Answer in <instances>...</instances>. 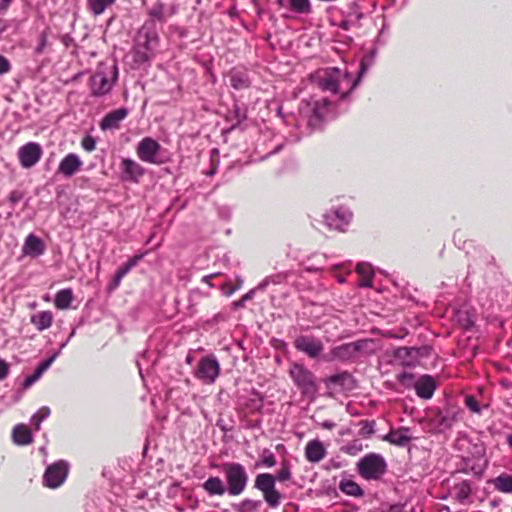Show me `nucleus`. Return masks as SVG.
Wrapping results in <instances>:
<instances>
[{
    "label": "nucleus",
    "mask_w": 512,
    "mask_h": 512,
    "mask_svg": "<svg viewBox=\"0 0 512 512\" xmlns=\"http://www.w3.org/2000/svg\"><path fill=\"white\" fill-rule=\"evenodd\" d=\"M461 413V409L453 405L431 407L425 411V416L420 423L424 424L431 433H444L459 421Z\"/></svg>",
    "instance_id": "1"
},
{
    "label": "nucleus",
    "mask_w": 512,
    "mask_h": 512,
    "mask_svg": "<svg viewBox=\"0 0 512 512\" xmlns=\"http://www.w3.org/2000/svg\"><path fill=\"white\" fill-rule=\"evenodd\" d=\"M118 77L116 65L108 66L100 63L89 79L91 95L101 97L107 95L113 88Z\"/></svg>",
    "instance_id": "2"
},
{
    "label": "nucleus",
    "mask_w": 512,
    "mask_h": 512,
    "mask_svg": "<svg viewBox=\"0 0 512 512\" xmlns=\"http://www.w3.org/2000/svg\"><path fill=\"white\" fill-rule=\"evenodd\" d=\"M158 44L159 37L154 30L141 29L135 38V44L132 50L133 61L137 65H142L150 61Z\"/></svg>",
    "instance_id": "3"
},
{
    "label": "nucleus",
    "mask_w": 512,
    "mask_h": 512,
    "mask_svg": "<svg viewBox=\"0 0 512 512\" xmlns=\"http://www.w3.org/2000/svg\"><path fill=\"white\" fill-rule=\"evenodd\" d=\"M221 470L225 476L227 492L230 496L242 494L249 481V476L244 465L239 462H224Z\"/></svg>",
    "instance_id": "4"
},
{
    "label": "nucleus",
    "mask_w": 512,
    "mask_h": 512,
    "mask_svg": "<svg viewBox=\"0 0 512 512\" xmlns=\"http://www.w3.org/2000/svg\"><path fill=\"white\" fill-rule=\"evenodd\" d=\"M387 467L385 458L374 452L364 455L356 464L358 474L368 481L381 479L386 474Z\"/></svg>",
    "instance_id": "5"
},
{
    "label": "nucleus",
    "mask_w": 512,
    "mask_h": 512,
    "mask_svg": "<svg viewBox=\"0 0 512 512\" xmlns=\"http://www.w3.org/2000/svg\"><path fill=\"white\" fill-rule=\"evenodd\" d=\"M254 488L262 493L263 499L270 508H277L281 504L282 495L276 488V478L273 474H258L254 480Z\"/></svg>",
    "instance_id": "6"
},
{
    "label": "nucleus",
    "mask_w": 512,
    "mask_h": 512,
    "mask_svg": "<svg viewBox=\"0 0 512 512\" xmlns=\"http://www.w3.org/2000/svg\"><path fill=\"white\" fill-rule=\"evenodd\" d=\"M374 341L371 339H361L355 342L344 343L336 346L331 350V354L334 358L341 361H348L358 354H371L374 352Z\"/></svg>",
    "instance_id": "7"
},
{
    "label": "nucleus",
    "mask_w": 512,
    "mask_h": 512,
    "mask_svg": "<svg viewBox=\"0 0 512 512\" xmlns=\"http://www.w3.org/2000/svg\"><path fill=\"white\" fill-rule=\"evenodd\" d=\"M344 80H350L347 72H342L337 67H328L318 74L316 83L322 91L336 94Z\"/></svg>",
    "instance_id": "8"
},
{
    "label": "nucleus",
    "mask_w": 512,
    "mask_h": 512,
    "mask_svg": "<svg viewBox=\"0 0 512 512\" xmlns=\"http://www.w3.org/2000/svg\"><path fill=\"white\" fill-rule=\"evenodd\" d=\"M289 375L303 395L310 396L316 393L317 385L315 376L303 365L293 364L289 370Z\"/></svg>",
    "instance_id": "9"
},
{
    "label": "nucleus",
    "mask_w": 512,
    "mask_h": 512,
    "mask_svg": "<svg viewBox=\"0 0 512 512\" xmlns=\"http://www.w3.org/2000/svg\"><path fill=\"white\" fill-rule=\"evenodd\" d=\"M221 367L214 355L202 357L194 371V376L204 384L211 385L219 377Z\"/></svg>",
    "instance_id": "10"
},
{
    "label": "nucleus",
    "mask_w": 512,
    "mask_h": 512,
    "mask_svg": "<svg viewBox=\"0 0 512 512\" xmlns=\"http://www.w3.org/2000/svg\"><path fill=\"white\" fill-rule=\"evenodd\" d=\"M43 149L37 142H28L17 151V157L22 168L30 169L34 167L42 158Z\"/></svg>",
    "instance_id": "11"
},
{
    "label": "nucleus",
    "mask_w": 512,
    "mask_h": 512,
    "mask_svg": "<svg viewBox=\"0 0 512 512\" xmlns=\"http://www.w3.org/2000/svg\"><path fill=\"white\" fill-rule=\"evenodd\" d=\"M161 150V145L151 137H144L139 141L136 147L137 157L148 164H160L158 155Z\"/></svg>",
    "instance_id": "12"
},
{
    "label": "nucleus",
    "mask_w": 512,
    "mask_h": 512,
    "mask_svg": "<svg viewBox=\"0 0 512 512\" xmlns=\"http://www.w3.org/2000/svg\"><path fill=\"white\" fill-rule=\"evenodd\" d=\"M68 474V466L64 461H58L47 467L43 475V484L51 489L61 486Z\"/></svg>",
    "instance_id": "13"
},
{
    "label": "nucleus",
    "mask_w": 512,
    "mask_h": 512,
    "mask_svg": "<svg viewBox=\"0 0 512 512\" xmlns=\"http://www.w3.org/2000/svg\"><path fill=\"white\" fill-rule=\"evenodd\" d=\"M120 180L123 182L139 183L145 175V168L131 158H122L120 165Z\"/></svg>",
    "instance_id": "14"
},
{
    "label": "nucleus",
    "mask_w": 512,
    "mask_h": 512,
    "mask_svg": "<svg viewBox=\"0 0 512 512\" xmlns=\"http://www.w3.org/2000/svg\"><path fill=\"white\" fill-rule=\"evenodd\" d=\"M323 218L330 230L343 231L344 226L352 219V213L345 207H338L324 214Z\"/></svg>",
    "instance_id": "15"
},
{
    "label": "nucleus",
    "mask_w": 512,
    "mask_h": 512,
    "mask_svg": "<svg viewBox=\"0 0 512 512\" xmlns=\"http://www.w3.org/2000/svg\"><path fill=\"white\" fill-rule=\"evenodd\" d=\"M294 347L311 358H316L324 349L322 342L313 336H298Z\"/></svg>",
    "instance_id": "16"
},
{
    "label": "nucleus",
    "mask_w": 512,
    "mask_h": 512,
    "mask_svg": "<svg viewBox=\"0 0 512 512\" xmlns=\"http://www.w3.org/2000/svg\"><path fill=\"white\" fill-rule=\"evenodd\" d=\"M83 161L75 153H68L59 162L57 173L63 175L66 178L74 176L78 171L81 170Z\"/></svg>",
    "instance_id": "17"
},
{
    "label": "nucleus",
    "mask_w": 512,
    "mask_h": 512,
    "mask_svg": "<svg viewBox=\"0 0 512 512\" xmlns=\"http://www.w3.org/2000/svg\"><path fill=\"white\" fill-rule=\"evenodd\" d=\"M127 115L128 110L126 108L113 110L101 119L99 127L103 131L119 129L121 121H123Z\"/></svg>",
    "instance_id": "18"
},
{
    "label": "nucleus",
    "mask_w": 512,
    "mask_h": 512,
    "mask_svg": "<svg viewBox=\"0 0 512 512\" xmlns=\"http://www.w3.org/2000/svg\"><path fill=\"white\" fill-rule=\"evenodd\" d=\"M415 392L422 399H430L436 390V382L430 375H422L414 383Z\"/></svg>",
    "instance_id": "19"
},
{
    "label": "nucleus",
    "mask_w": 512,
    "mask_h": 512,
    "mask_svg": "<svg viewBox=\"0 0 512 512\" xmlns=\"http://www.w3.org/2000/svg\"><path fill=\"white\" fill-rule=\"evenodd\" d=\"M327 455V451L323 443L318 439L307 442L305 446V457L310 463H318Z\"/></svg>",
    "instance_id": "20"
},
{
    "label": "nucleus",
    "mask_w": 512,
    "mask_h": 512,
    "mask_svg": "<svg viewBox=\"0 0 512 512\" xmlns=\"http://www.w3.org/2000/svg\"><path fill=\"white\" fill-rule=\"evenodd\" d=\"M22 252L24 255L31 257H38L45 252V244L41 238L34 234H29L24 241L22 246Z\"/></svg>",
    "instance_id": "21"
},
{
    "label": "nucleus",
    "mask_w": 512,
    "mask_h": 512,
    "mask_svg": "<svg viewBox=\"0 0 512 512\" xmlns=\"http://www.w3.org/2000/svg\"><path fill=\"white\" fill-rule=\"evenodd\" d=\"M409 432V427H400L398 429H392L384 437V440L396 446H405L412 439V437L409 435Z\"/></svg>",
    "instance_id": "22"
},
{
    "label": "nucleus",
    "mask_w": 512,
    "mask_h": 512,
    "mask_svg": "<svg viewBox=\"0 0 512 512\" xmlns=\"http://www.w3.org/2000/svg\"><path fill=\"white\" fill-rule=\"evenodd\" d=\"M12 439L15 444L26 446L33 442L31 430L25 424H17L12 430Z\"/></svg>",
    "instance_id": "23"
},
{
    "label": "nucleus",
    "mask_w": 512,
    "mask_h": 512,
    "mask_svg": "<svg viewBox=\"0 0 512 512\" xmlns=\"http://www.w3.org/2000/svg\"><path fill=\"white\" fill-rule=\"evenodd\" d=\"M202 488L210 495V496H223L227 487H225L224 482L218 476H210L203 484Z\"/></svg>",
    "instance_id": "24"
},
{
    "label": "nucleus",
    "mask_w": 512,
    "mask_h": 512,
    "mask_svg": "<svg viewBox=\"0 0 512 512\" xmlns=\"http://www.w3.org/2000/svg\"><path fill=\"white\" fill-rule=\"evenodd\" d=\"M30 321L41 332L52 326L53 314L51 311H39L31 316Z\"/></svg>",
    "instance_id": "25"
},
{
    "label": "nucleus",
    "mask_w": 512,
    "mask_h": 512,
    "mask_svg": "<svg viewBox=\"0 0 512 512\" xmlns=\"http://www.w3.org/2000/svg\"><path fill=\"white\" fill-rule=\"evenodd\" d=\"M356 272L359 275V286L371 287L373 283L374 272L372 266L366 262L358 263Z\"/></svg>",
    "instance_id": "26"
},
{
    "label": "nucleus",
    "mask_w": 512,
    "mask_h": 512,
    "mask_svg": "<svg viewBox=\"0 0 512 512\" xmlns=\"http://www.w3.org/2000/svg\"><path fill=\"white\" fill-rule=\"evenodd\" d=\"M115 2L116 0H86V7L93 16L97 17L112 7Z\"/></svg>",
    "instance_id": "27"
},
{
    "label": "nucleus",
    "mask_w": 512,
    "mask_h": 512,
    "mask_svg": "<svg viewBox=\"0 0 512 512\" xmlns=\"http://www.w3.org/2000/svg\"><path fill=\"white\" fill-rule=\"evenodd\" d=\"M52 362H53V358H48V359L44 360L43 362H41L36 367L34 372L25 378V380L23 382V387L25 389H27L30 386H32L36 381H38L41 378V376L43 375V373L50 367Z\"/></svg>",
    "instance_id": "28"
},
{
    "label": "nucleus",
    "mask_w": 512,
    "mask_h": 512,
    "mask_svg": "<svg viewBox=\"0 0 512 512\" xmlns=\"http://www.w3.org/2000/svg\"><path fill=\"white\" fill-rule=\"evenodd\" d=\"M73 301V291L72 289H62L59 290L54 299V305L56 308L60 310L68 309Z\"/></svg>",
    "instance_id": "29"
},
{
    "label": "nucleus",
    "mask_w": 512,
    "mask_h": 512,
    "mask_svg": "<svg viewBox=\"0 0 512 512\" xmlns=\"http://www.w3.org/2000/svg\"><path fill=\"white\" fill-rule=\"evenodd\" d=\"M339 489L344 494L353 496V497L359 498L364 495L363 489L359 486V484H357L355 481H352V480H342L339 483Z\"/></svg>",
    "instance_id": "30"
},
{
    "label": "nucleus",
    "mask_w": 512,
    "mask_h": 512,
    "mask_svg": "<svg viewBox=\"0 0 512 512\" xmlns=\"http://www.w3.org/2000/svg\"><path fill=\"white\" fill-rule=\"evenodd\" d=\"M494 487L497 491L502 493H512V475L500 474L493 481Z\"/></svg>",
    "instance_id": "31"
},
{
    "label": "nucleus",
    "mask_w": 512,
    "mask_h": 512,
    "mask_svg": "<svg viewBox=\"0 0 512 512\" xmlns=\"http://www.w3.org/2000/svg\"><path fill=\"white\" fill-rule=\"evenodd\" d=\"M261 505V501L245 498L238 504H234L233 508L236 512H257Z\"/></svg>",
    "instance_id": "32"
},
{
    "label": "nucleus",
    "mask_w": 512,
    "mask_h": 512,
    "mask_svg": "<svg viewBox=\"0 0 512 512\" xmlns=\"http://www.w3.org/2000/svg\"><path fill=\"white\" fill-rule=\"evenodd\" d=\"M465 406L475 414H480L483 408H488V403L480 402L475 395H465L464 397Z\"/></svg>",
    "instance_id": "33"
},
{
    "label": "nucleus",
    "mask_w": 512,
    "mask_h": 512,
    "mask_svg": "<svg viewBox=\"0 0 512 512\" xmlns=\"http://www.w3.org/2000/svg\"><path fill=\"white\" fill-rule=\"evenodd\" d=\"M288 7L291 11L299 14H309L311 12L310 0H288Z\"/></svg>",
    "instance_id": "34"
},
{
    "label": "nucleus",
    "mask_w": 512,
    "mask_h": 512,
    "mask_svg": "<svg viewBox=\"0 0 512 512\" xmlns=\"http://www.w3.org/2000/svg\"><path fill=\"white\" fill-rule=\"evenodd\" d=\"M276 457L269 449H264L259 457V460L255 463V467H266L272 468L276 465Z\"/></svg>",
    "instance_id": "35"
},
{
    "label": "nucleus",
    "mask_w": 512,
    "mask_h": 512,
    "mask_svg": "<svg viewBox=\"0 0 512 512\" xmlns=\"http://www.w3.org/2000/svg\"><path fill=\"white\" fill-rule=\"evenodd\" d=\"M142 258L141 255H135L133 256L132 258H130L125 264H123L122 266H120L115 274L116 275H119L120 277L124 278L128 272L137 265V263L139 262V260Z\"/></svg>",
    "instance_id": "36"
},
{
    "label": "nucleus",
    "mask_w": 512,
    "mask_h": 512,
    "mask_svg": "<svg viewBox=\"0 0 512 512\" xmlns=\"http://www.w3.org/2000/svg\"><path fill=\"white\" fill-rule=\"evenodd\" d=\"M274 477L276 478V481L279 482H285L291 479L292 472L288 461L283 460L281 462V468L278 470L277 474L274 475Z\"/></svg>",
    "instance_id": "37"
},
{
    "label": "nucleus",
    "mask_w": 512,
    "mask_h": 512,
    "mask_svg": "<svg viewBox=\"0 0 512 512\" xmlns=\"http://www.w3.org/2000/svg\"><path fill=\"white\" fill-rule=\"evenodd\" d=\"M51 413V410L47 406L41 407L35 415L32 417V422L35 426L36 430L40 429V424L43 420H45L47 417H49Z\"/></svg>",
    "instance_id": "38"
},
{
    "label": "nucleus",
    "mask_w": 512,
    "mask_h": 512,
    "mask_svg": "<svg viewBox=\"0 0 512 512\" xmlns=\"http://www.w3.org/2000/svg\"><path fill=\"white\" fill-rule=\"evenodd\" d=\"M81 146L85 151L92 152L96 149V141L91 135H87L81 140Z\"/></svg>",
    "instance_id": "39"
},
{
    "label": "nucleus",
    "mask_w": 512,
    "mask_h": 512,
    "mask_svg": "<svg viewBox=\"0 0 512 512\" xmlns=\"http://www.w3.org/2000/svg\"><path fill=\"white\" fill-rule=\"evenodd\" d=\"M47 45H48L47 33L45 31H43L39 35V41H38V45L35 48V52L37 54H43L45 52Z\"/></svg>",
    "instance_id": "40"
},
{
    "label": "nucleus",
    "mask_w": 512,
    "mask_h": 512,
    "mask_svg": "<svg viewBox=\"0 0 512 512\" xmlns=\"http://www.w3.org/2000/svg\"><path fill=\"white\" fill-rule=\"evenodd\" d=\"M231 85L235 88V89H243V88H246L248 87V82L246 79H243L241 77H239L238 75L234 74L231 76Z\"/></svg>",
    "instance_id": "41"
},
{
    "label": "nucleus",
    "mask_w": 512,
    "mask_h": 512,
    "mask_svg": "<svg viewBox=\"0 0 512 512\" xmlns=\"http://www.w3.org/2000/svg\"><path fill=\"white\" fill-rule=\"evenodd\" d=\"M397 378H398V381H399L402 385H404V386H406V387H408V386H410V385H412V384H414V383H415V381H414V375H413V374H411V373H407V372L401 373V374H399V375H398V377H397Z\"/></svg>",
    "instance_id": "42"
},
{
    "label": "nucleus",
    "mask_w": 512,
    "mask_h": 512,
    "mask_svg": "<svg viewBox=\"0 0 512 512\" xmlns=\"http://www.w3.org/2000/svg\"><path fill=\"white\" fill-rule=\"evenodd\" d=\"M11 70L10 61L0 54V75L6 74Z\"/></svg>",
    "instance_id": "43"
},
{
    "label": "nucleus",
    "mask_w": 512,
    "mask_h": 512,
    "mask_svg": "<svg viewBox=\"0 0 512 512\" xmlns=\"http://www.w3.org/2000/svg\"><path fill=\"white\" fill-rule=\"evenodd\" d=\"M316 422L318 425H320L323 429H326V430H332L336 427V423L331 420L321 419V420H316Z\"/></svg>",
    "instance_id": "44"
},
{
    "label": "nucleus",
    "mask_w": 512,
    "mask_h": 512,
    "mask_svg": "<svg viewBox=\"0 0 512 512\" xmlns=\"http://www.w3.org/2000/svg\"><path fill=\"white\" fill-rule=\"evenodd\" d=\"M322 120V116L319 112V109L318 107L316 106L314 109H313V114L309 120V124L310 125H316L317 123H320Z\"/></svg>",
    "instance_id": "45"
},
{
    "label": "nucleus",
    "mask_w": 512,
    "mask_h": 512,
    "mask_svg": "<svg viewBox=\"0 0 512 512\" xmlns=\"http://www.w3.org/2000/svg\"><path fill=\"white\" fill-rule=\"evenodd\" d=\"M9 367L7 363L0 359V380H3L8 375Z\"/></svg>",
    "instance_id": "46"
},
{
    "label": "nucleus",
    "mask_w": 512,
    "mask_h": 512,
    "mask_svg": "<svg viewBox=\"0 0 512 512\" xmlns=\"http://www.w3.org/2000/svg\"><path fill=\"white\" fill-rule=\"evenodd\" d=\"M242 284L243 280L241 278H237L236 285L231 289L225 290L224 295L227 297L231 296L235 291H237L242 286Z\"/></svg>",
    "instance_id": "47"
},
{
    "label": "nucleus",
    "mask_w": 512,
    "mask_h": 512,
    "mask_svg": "<svg viewBox=\"0 0 512 512\" xmlns=\"http://www.w3.org/2000/svg\"><path fill=\"white\" fill-rule=\"evenodd\" d=\"M122 277H120L119 275H114L113 279L111 280V282L109 283V290H115L119 287L121 281H122Z\"/></svg>",
    "instance_id": "48"
},
{
    "label": "nucleus",
    "mask_w": 512,
    "mask_h": 512,
    "mask_svg": "<svg viewBox=\"0 0 512 512\" xmlns=\"http://www.w3.org/2000/svg\"><path fill=\"white\" fill-rule=\"evenodd\" d=\"M122 277H120L119 275H114L113 279L111 280V282L109 283V290H115L119 287L121 281H122Z\"/></svg>",
    "instance_id": "49"
},
{
    "label": "nucleus",
    "mask_w": 512,
    "mask_h": 512,
    "mask_svg": "<svg viewBox=\"0 0 512 512\" xmlns=\"http://www.w3.org/2000/svg\"><path fill=\"white\" fill-rule=\"evenodd\" d=\"M21 198H22V195L18 191H12L9 194V201L11 202L12 205H15L16 203H18L21 200Z\"/></svg>",
    "instance_id": "50"
},
{
    "label": "nucleus",
    "mask_w": 512,
    "mask_h": 512,
    "mask_svg": "<svg viewBox=\"0 0 512 512\" xmlns=\"http://www.w3.org/2000/svg\"><path fill=\"white\" fill-rule=\"evenodd\" d=\"M61 42L66 48H69L74 43V39L69 34H65L61 36Z\"/></svg>",
    "instance_id": "51"
},
{
    "label": "nucleus",
    "mask_w": 512,
    "mask_h": 512,
    "mask_svg": "<svg viewBox=\"0 0 512 512\" xmlns=\"http://www.w3.org/2000/svg\"><path fill=\"white\" fill-rule=\"evenodd\" d=\"M470 493V486L468 483L463 482L460 486V495L466 498Z\"/></svg>",
    "instance_id": "52"
},
{
    "label": "nucleus",
    "mask_w": 512,
    "mask_h": 512,
    "mask_svg": "<svg viewBox=\"0 0 512 512\" xmlns=\"http://www.w3.org/2000/svg\"><path fill=\"white\" fill-rule=\"evenodd\" d=\"M235 119L237 120L236 124L232 126V128H235L236 125L240 124L242 121L246 119V115L244 113H241L239 109L235 110Z\"/></svg>",
    "instance_id": "53"
},
{
    "label": "nucleus",
    "mask_w": 512,
    "mask_h": 512,
    "mask_svg": "<svg viewBox=\"0 0 512 512\" xmlns=\"http://www.w3.org/2000/svg\"><path fill=\"white\" fill-rule=\"evenodd\" d=\"M12 0H0V11H6Z\"/></svg>",
    "instance_id": "54"
},
{
    "label": "nucleus",
    "mask_w": 512,
    "mask_h": 512,
    "mask_svg": "<svg viewBox=\"0 0 512 512\" xmlns=\"http://www.w3.org/2000/svg\"><path fill=\"white\" fill-rule=\"evenodd\" d=\"M343 379V376L340 375V374H335V375H332L330 378H329V381L331 383H334V384H338L342 381Z\"/></svg>",
    "instance_id": "55"
},
{
    "label": "nucleus",
    "mask_w": 512,
    "mask_h": 512,
    "mask_svg": "<svg viewBox=\"0 0 512 512\" xmlns=\"http://www.w3.org/2000/svg\"><path fill=\"white\" fill-rule=\"evenodd\" d=\"M357 83H358V80H354L352 85H351V87H350V89L347 92H344V93L341 94V98L342 99L346 98L347 95L350 93V91L353 90L356 87Z\"/></svg>",
    "instance_id": "56"
},
{
    "label": "nucleus",
    "mask_w": 512,
    "mask_h": 512,
    "mask_svg": "<svg viewBox=\"0 0 512 512\" xmlns=\"http://www.w3.org/2000/svg\"><path fill=\"white\" fill-rule=\"evenodd\" d=\"M218 275H219L218 273L210 274L208 276H205L203 278V281L211 285L210 280L217 277Z\"/></svg>",
    "instance_id": "57"
},
{
    "label": "nucleus",
    "mask_w": 512,
    "mask_h": 512,
    "mask_svg": "<svg viewBox=\"0 0 512 512\" xmlns=\"http://www.w3.org/2000/svg\"><path fill=\"white\" fill-rule=\"evenodd\" d=\"M233 287H234V286H232L230 282H224V283L222 284L221 289H222V291L224 292L225 290L231 289V288H233Z\"/></svg>",
    "instance_id": "58"
},
{
    "label": "nucleus",
    "mask_w": 512,
    "mask_h": 512,
    "mask_svg": "<svg viewBox=\"0 0 512 512\" xmlns=\"http://www.w3.org/2000/svg\"><path fill=\"white\" fill-rule=\"evenodd\" d=\"M151 15H152L153 17L158 18V19L160 20V19H161V16H162V13H161L160 11H158V12L153 11V12L151 13Z\"/></svg>",
    "instance_id": "59"
},
{
    "label": "nucleus",
    "mask_w": 512,
    "mask_h": 512,
    "mask_svg": "<svg viewBox=\"0 0 512 512\" xmlns=\"http://www.w3.org/2000/svg\"><path fill=\"white\" fill-rule=\"evenodd\" d=\"M329 104H330V102L328 100H326V99L323 100V105L324 106H328Z\"/></svg>",
    "instance_id": "60"
},
{
    "label": "nucleus",
    "mask_w": 512,
    "mask_h": 512,
    "mask_svg": "<svg viewBox=\"0 0 512 512\" xmlns=\"http://www.w3.org/2000/svg\"><path fill=\"white\" fill-rule=\"evenodd\" d=\"M279 5H283V0H278Z\"/></svg>",
    "instance_id": "61"
},
{
    "label": "nucleus",
    "mask_w": 512,
    "mask_h": 512,
    "mask_svg": "<svg viewBox=\"0 0 512 512\" xmlns=\"http://www.w3.org/2000/svg\"><path fill=\"white\" fill-rule=\"evenodd\" d=\"M243 300H248V295L243 296Z\"/></svg>",
    "instance_id": "62"
}]
</instances>
